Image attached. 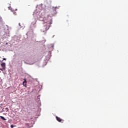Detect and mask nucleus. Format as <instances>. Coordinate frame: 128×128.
Segmentation results:
<instances>
[{
	"label": "nucleus",
	"instance_id": "nucleus-1",
	"mask_svg": "<svg viewBox=\"0 0 128 128\" xmlns=\"http://www.w3.org/2000/svg\"><path fill=\"white\" fill-rule=\"evenodd\" d=\"M46 20H44V26L40 30L41 32H44V34H46V32L50 30V24H52V20H48L47 22Z\"/></svg>",
	"mask_w": 128,
	"mask_h": 128
},
{
	"label": "nucleus",
	"instance_id": "nucleus-2",
	"mask_svg": "<svg viewBox=\"0 0 128 128\" xmlns=\"http://www.w3.org/2000/svg\"><path fill=\"white\" fill-rule=\"evenodd\" d=\"M56 120H58V122H64V120H62L60 118L58 117V116H56Z\"/></svg>",
	"mask_w": 128,
	"mask_h": 128
},
{
	"label": "nucleus",
	"instance_id": "nucleus-3",
	"mask_svg": "<svg viewBox=\"0 0 128 128\" xmlns=\"http://www.w3.org/2000/svg\"><path fill=\"white\" fill-rule=\"evenodd\" d=\"M1 66H2L4 70H6V63L1 64Z\"/></svg>",
	"mask_w": 128,
	"mask_h": 128
},
{
	"label": "nucleus",
	"instance_id": "nucleus-4",
	"mask_svg": "<svg viewBox=\"0 0 128 128\" xmlns=\"http://www.w3.org/2000/svg\"><path fill=\"white\" fill-rule=\"evenodd\" d=\"M22 84L24 86H26V79L24 80V81L22 82Z\"/></svg>",
	"mask_w": 128,
	"mask_h": 128
},
{
	"label": "nucleus",
	"instance_id": "nucleus-5",
	"mask_svg": "<svg viewBox=\"0 0 128 128\" xmlns=\"http://www.w3.org/2000/svg\"><path fill=\"white\" fill-rule=\"evenodd\" d=\"M56 8H58V7H53L52 8L53 12H54L55 14L56 12Z\"/></svg>",
	"mask_w": 128,
	"mask_h": 128
},
{
	"label": "nucleus",
	"instance_id": "nucleus-6",
	"mask_svg": "<svg viewBox=\"0 0 128 128\" xmlns=\"http://www.w3.org/2000/svg\"><path fill=\"white\" fill-rule=\"evenodd\" d=\"M0 118H1V119L2 120H6V118H4V117L2 116H0Z\"/></svg>",
	"mask_w": 128,
	"mask_h": 128
},
{
	"label": "nucleus",
	"instance_id": "nucleus-7",
	"mask_svg": "<svg viewBox=\"0 0 128 128\" xmlns=\"http://www.w3.org/2000/svg\"><path fill=\"white\" fill-rule=\"evenodd\" d=\"M14 126H14L12 124L10 126L11 128H14Z\"/></svg>",
	"mask_w": 128,
	"mask_h": 128
},
{
	"label": "nucleus",
	"instance_id": "nucleus-8",
	"mask_svg": "<svg viewBox=\"0 0 128 128\" xmlns=\"http://www.w3.org/2000/svg\"><path fill=\"white\" fill-rule=\"evenodd\" d=\"M0 70H2V72H4V70L3 68H0Z\"/></svg>",
	"mask_w": 128,
	"mask_h": 128
},
{
	"label": "nucleus",
	"instance_id": "nucleus-9",
	"mask_svg": "<svg viewBox=\"0 0 128 128\" xmlns=\"http://www.w3.org/2000/svg\"><path fill=\"white\" fill-rule=\"evenodd\" d=\"M6 110L8 112V108H6Z\"/></svg>",
	"mask_w": 128,
	"mask_h": 128
},
{
	"label": "nucleus",
	"instance_id": "nucleus-10",
	"mask_svg": "<svg viewBox=\"0 0 128 128\" xmlns=\"http://www.w3.org/2000/svg\"><path fill=\"white\" fill-rule=\"evenodd\" d=\"M3 60H6V58H4Z\"/></svg>",
	"mask_w": 128,
	"mask_h": 128
},
{
	"label": "nucleus",
	"instance_id": "nucleus-11",
	"mask_svg": "<svg viewBox=\"0 0 128 128\" xmlns=\"http://www.w3.org/2000/svg\"><path fill=\"white\" fill-rule=\"evenodd\" d=\"M18 24H19V26H20V23H19Z\"/></svg>",
	"mask_w": 128,
	"mask_h": 128
},
{
	"label": "nucleus",
	"instance_id": "nucleus-12",
	"mask_svg": "<svg viewBox=\"0 0 128 128\" xmlns=\"http://www.w3.org/2000/svg\"><path fill=\"white\" fill-rule=\"evenodd\" d=\"M6 44H8V42H6Z\"/></svg>",
	"mask_w": 128,
	"mask_h": 128
}]
</instances>
